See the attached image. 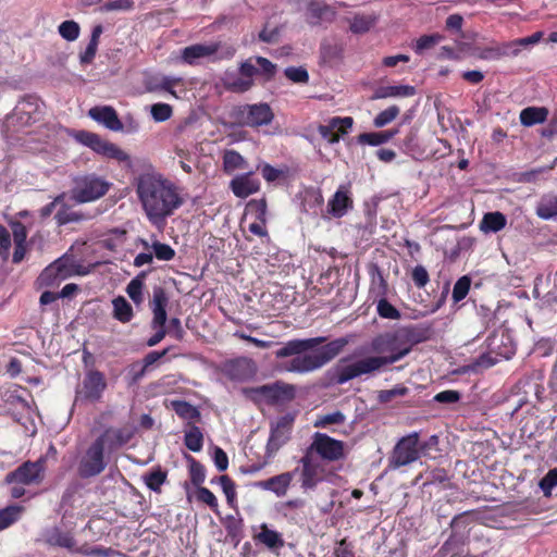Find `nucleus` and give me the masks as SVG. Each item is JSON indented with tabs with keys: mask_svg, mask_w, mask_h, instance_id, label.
Listing matches in <instances>:
<instances>
[{
	"mask_svg": "<svg viewBox=\"0 0 557 557\" xmlns=\"http://www.w3.org/2000/svg\"><path fill=\"white\" fill-rule=\"evenodd\" d=\"M76 138L79 143L89 147L95 152L124 163L127 168L132 166L131 157L124 150H122L117 145L103 139L98 134L82 131L77 134Z\"/></svg>",
	"mask_w": 557,
	"mask_h": 557,
	"instance_id": "obj_6",
	"label": "nucleus"
},
{
	"mask_svg": "<svg viewBox=\"0 0 557 557\" xmlns=\"http://www.w3.org/2000/svg\"><path fill=\"white\" fill-rule=\"evenodd\" d=\"M221 83L226 90L236 94L246 92L253 86L252 78H244L239 72L230 70L223 73Z\"/></svg>",
	"mask_w": 557,
	"mask_h": 557,
	"instance_id": "obj_26",
	"label": "nucleus"
},
{
	"mask_svg": "<svg viewBox=\"0 0 557 557\" xmlns=\"http://www.w3.org/2000/svg\"><path fill=\"white\" fill-rule=\"evenodd\" d=\"M351 207L352 199L349 197L348 190L341 186L329 200L327 212L334 218H342Z\"/></svg>",
	"mask_w": 557,
	"mask_h": 557,
	"instance_id": "obj_28",
	"label": "nucleus"
},
{
	"mask_svg": "<svg viewBox=\"0 0 557 557\" xmlns=\"http://www.w3.org/2000/svg\"><path fill=\"white\" fill-rule=\"evenodd\" d=\"M76 138L79 143L89 147L95 152L124 163L127 168L132 166L131 157L124 150H122L117 145L103 139L98 134L82 131L77 134Z\"/></svg>",
	"mask_w": 557,
	"mask_h": 557,
	"instance_id": "obj_8",
	"label": "nucleus"
},
{
	"mask_svg": "<svg viewBox=\"0 0 557 557\" xmlns=\"http://www.w3.org/2000/svg\"><path fill=\"white\" fill-rule=\"evenodd\" d=\"M134 8L133 0H110L102 5V10L110 11H129Z\"/></svg>",
	"mask_w": 557,
	"mask_h": 557,
	"instance_id": "obj_63",
	"label": "nucleus"
},
{
	"mask_svg": "<svg viewBox=\"0 0 557 557\" xmlns=\"http://www.w3.org/2000/svg\"><path fill=\"white\" fill-rule=\"evenodd\" d=\"M411 278L418 288L424 287L430 281L426 269L420 264L413 268Z\"/></svg>",
	"mask_w": 557,
	"mask_h": 557,
	"instance_id": "obj_64",
	"label": "nucleus"
},
{
	"mask_svg": "<svg viewBox=\"0 0 557 557\" xmlns=\"http://www.w3.org/2000/svg\"><path fill=\"white\" fill-rule=\"evenodd\" d=\"M471 286V278L468 275H463L457 280L454 285L451 298L454 302H459L466 298Z\"/></svg>",
	"mask_w": 557,
	"mask_h": 557,
	"instance_id": "obj_49",
	"label": "nucleus"
},
{
	"mask_svg": "<svg viewBox=\"0 0 557 557\" xmlns=\"http://www.w3.org/2000/svg\"><path fill=\"white\" fill-rule=\"evenodd\" d=\"M399 114V108L397 106H391L387 109L381 111L373 120V124L375 127L380 128L392 121H394Z\"/></svg>",
	"mask_w": 557,
	"mask_h": 557,
	"instance_id": "obj_53",
	"label": "nucleus"
},
{
	"mask_svg": "<svg viewBox=\"0 0 557 557\" xmlns=\"http://www.w3.org/2000/svg\"><path fill=\"white\" fill-rule=\"evenodd\" d=\"M73 183L71 199L76 203L95 201L103 197L111 186L108 181L96 174L77 176L73 180Z\"/></svg>",
	"mask_w": 557,
	"mask_h": 557,
	"instance_id": "obj_5",
	"label": "nucleus"
},
{
	"mask_svg": "<svg viewBox=\"0 0 557 557\" xmlns=\"http://www.w3.org/2000/svg\"><path fill=\"white\" fill-rule=\"evenodd\" d=\"M230 187L236 197L247 198L259 190L260 183L257 178L252 177V172H248L235 176L231 181Z\"/></svg>",
	"mask_w": 557,
	"mask_h": 557,
	"instance_id": "obj_23",
	"label": "nucleus"
},
{
	"mask_svg": "<svg viewBox=\"0 0 557 557\" xmlns=\"http://www.w3.org/2000/svg\"><path fill=\"white\" fill-rule=\"evenodd\" d=\"M185 446L191 451H200L203 446V435L197 425H191L184 436Z\"/></svg>",
	"mask_w": 557,
	"mask_h": 557,
	"instance_id": "obj_41",
	"label": "nucleus"
},
{
	"mask_svg": "<svg viewBox=\"0 0 557 557\" xmlns=\"http://www.w3.org/2000/svg\"><path fill=\"white\" fill-rule=\"evenodd\" d=\"M297 470L298 469H295L294 471L284 472L268 480L255 482L252 486L271 491L278 497L285 496Z\"/></svg>",
	"mask_w": 557,
	"mask_h": 557,
	"instance_id": "obj_21",
	"label": "nucleus"
},
{
	"mask_svg": "<svg viewBox=\"0 0 557 557\" xmlns=\"http://www.w3.org/2000/svg\"><path fill=\"white\" fill-rule=\"evenodd\" d=\"M88 115L99 124L112 132L124 131V124L119 119L115 109L111 106H96L89 109Z\"/></svg>",
	"mask_w": 557,
	"mask_h": 557,
	"instance_id": "obj_19",
	"label": "nucleus"
},
{
	"mask_svg": "<svg viewBox=\"0 0 557 557\" xmlns=\"http://www.w3.org/2000/svg\"><path fill=\"white\" fill-rule=\"evenodd\" d=\"M151 247L154 251L157 259L159 260L170 261L175 256L174 249L168 244L154 242Z\"/></svg>",
	"mask_w": 557,
	"mask_h": 557,
	"instance_id": "obj_61",
	"label": "nucleus"
},
{
	"mask_svg": "<svg viewBox=\"0 0 557 557\" xmlns=\"http://www.w3.org/2000/svg\"><path fill=\"white\" fill-rule=\"evenodd\" d=\"M223 493L225 494L226 502L230 507L234 508L236 503L235 483L228 475H221L218 478Z\"/></svg>",
	"mask_w": 557,
	"mask_h": 557,
	"instance_id": "obj_52",
	"label": "nucleus"
},
{
	"mask_svg": "<svg viewBox=\"0 0 557 557\" xmlns=\"http://www.w3.org/2000/svg\"><path fill=\"white\" fill-rule=\"evenodd\" d=\"M370 351L373 354L360 358L352 363L336 369V384H344L362 375H373L384 371L388 366L398 362L409 354L403 346L396 331L386 332L372 338Z\"/></svg>",
	"mask_w": 557,
	"mask_h": 557,
	"instance_id": "obj_3",
	"label": "nucleus"
},
{
	"mask_svg": "<svg viewBox=\"0 0 557 557\" xmlns=\"http://www.w3.org/2000/svg\"><path fill=\"white\" fill-rule=\"evenodd\" d=\"M150 113L156 122H164L172 116L173 109L168 103L159 102L151 106Z\"/></svg>",
	"mask_w": 557,
	"mask_h": 557,
	"instance_id": "obj_54",
	"label": "nucleus"
},
{
	"mask_svg": "<svg viewBox=\"0 0 557 557\" xmlns=\"http://www.w3.org/2000/svg\"><path fill=\"white\" fill-rule=\"evenodd\" d=\"M540 488L543 494L548 497L552 495V490L557 486V469H550L540 481Z\"/></svg>",
	"mask_w": 557,
	"mask_h": 557,
	"instance_id": "obj_57",
	"label": "nucleus"
},
{
	"mask_svg": "<svg viewBox=\"0 0 557 557\" xmlns=\"http://www.w3.org/2000/svg\"><path fill=\"white\" fill-rule=\"evenodd\" d=\"M79 25L75 21L69 20L64 21L59 25V34L60 36L67 40V41H74L79 36Z\"/></svg>",
	"mask_w": 557,
	"mask_h": 557,
	"instance_id": "obj_48",
	"label": "nucleus"
},
{
	"mask_svg": "<svg viewBox=\"0 0 557 557\" xmlns=\"http://www.w3.org/2000/svg\"><path fill=\"white\" fill-rule=\"evenodd\" d=\"M40 111V102L34 96L23 98L14 108L10 117L15 119L21 125H28L36 121V114Z\"/></svg>",
	"mask_w": 557,
	"mask_h": 557,
	"instance_id": "obj_20",
	"label": "nucleus"
},
{
	"mask_svg": "<svg viewBox=\"0 0 557 557\" xmlns=\"http://www.w3.org/2000/svg\"><path fill=\"white\" fill-rule=\"evenodd\" d=\"M311 455H319L327 461H337L344 457V443L331 436L317 432L311 445L306 449Z\"/></svg>",
	"mask_w": 557,
	"mask_h": 557,
	"instance_id": "obj_14",
	"label": "nucleus"
},
{
	"mask_svg": "<svg viewBox=\"0 0 557 557\" xmlns=\"http://www.w3.org/2000/svg\"><path fill=\"white\" fill-rule=\"evenodd\" d=\"M300 463L302 467L300 473L301 488L305 491L315 488L318 483L322 482L324 478V469L321 461L317 456L311 455V451H305Z\"/></svg>",
	"mask_w": 557,
	"mask_h": 557,
	"instance_id": "obj_16",
	"label": "nucleus"
},
{
	"mask_svg": "<svg viewBox=\"0 0 557 557\" xmlns=\"http://www.w3.org/2000/svg\"><path fill=\"white\" fill-rule=\"evenodd\" d=\"M186 459L189 463V474L191 483L199 487L206 479L205 467L190 455H186Z\"/></svg>",
	"mask_w": 557,
	"mask_h": 557,
	"instance_id": "obj_44",
	"label": "nucleus"
},
{
	"mask_svg": "<svg viewBox=\"0 0 557 557\" xmlns=\"http://www.w3.org/2000/svg\"><path fill=\"white\" fill-rule=\"evenodd\" d=\"M416 94V88L409 85L382 86L379 87L372 99H385L389 97H411Z\"/></svg>",
	"mask_w": 557,
	"mask_h": 557,
	"instance_id": "obj_34",
	"label": "nucleus"
},
{
	"mask_svg": "<svg viewBox=\"0 0 557 557\" xmlns=\"http://www.w3.org/2000/svg\"><path fill=\"white\" fill-rule=\"evenodd\" d=\"M106 444L97 437L94 443L88 447L85 455L78 463V474L82 478H91L100 474L107 467L104 460Z\"/></svg>",
	"mask_w": 557,
	"mask_h": 557,
	"instance_id": "obj_12",
	"label": "nucleus"
},
{
	"mask_svg": "<svg viewBox=\"0 0 557 557\" xmlns=\"http://www.w3.org/2000/svg\"><path fill=\"white\" fill-rule=\"evenodd\" d=\"M409 389L406 386L397 385L392 389H384L379 393V400L382 404L391 401L393 398L398 396H406Z\"/></svg>",
	"mask_w": 557,
	"mask_h": 557,
	"instance_id": "obj_62",
	"label": "nucleus"
},
{
	"mask_svg": "<svg viewBox=\"0 0 557 557\" xmlns=\"http://www.w3.org/2000/svg\"><path fill=\"white\" fill-rule=\"evenodd\" d=\"M76 138L79 143L89 147L95 152L124 163L127 168L132 166L131 157L124 150H122L117 145L103 139L98 134L82 131L77 134Z\"/></svg>",
	"mask_w": 557,
	"mask_h": 557,
	"instance_id": "obj_7",
	"label": "nucleus"
},
{
	"mask_svg": "<svg viewBox=\"0 0 557 557\" xmlns=\"http://www.w3.org/2000/svg\"><path fill=\"white\" fill-rule=\"evenodd\" d=\"M536 215L543 220H557V196L543 195L535 208Z\"/></svg>",
	"mask_w": 557,
	"mask_h": 557,
	"instance_id": "obj_32",
	"label": "nucleus"
},
{
	"mask_svg": "<svg viewBox=\"0 0 557 557\" xmlns=\"http://www.w3.org/2000/svg\"><path fill=\"white\" fill-rule=\"evenodd\" d=\"M424 446H421L423 449ZM420 458L419 433L412 432L401 437L395 445L389 458V466L394 469L408 466Z\"/></svg>",
	"mask_w": 557,
	"mask_h": 557,
	"instance_id": "obj_11",
	"label": "nucleus"
},
{
	"mask_svg": "<svg viewBox=\"0 0 557 557\" xmlns=\"http://www.w3.org/2000/svg\"><path fill=\"white\" fill-rule=\"evenodd\" d=\"M548 111L545 108L528 107L520 113V122L524 126H532L543 123L547 117Z\"/></svg>",
	"mask_w": 557,
	"mask_h": 557,
	"instance_id": "obj_36",
	"label": "nucleus"
},
{
	"mask_svg": "<svg viewBox=\"0 0 557 557\" xmlns=\"http://www.w3.org/2000/svg\"><path fill=\"white\" fill-rule=\"evenodd\" d=\"M134 432L129 429H109L98 436L106 444L107 448L114 450L127 444L133 437Z\"/></svg>",
	"mask_w": 557,
	"mask_h": 557,
	"instance_id": "obj_29",
	"label": "nucleus"
},
{
	"mask_svg": "<svg viewBox=\"0 0 557 557\" xmlns=\"http://www.w3.org/2000/svg\"><path fill=\"white\" fill-rule=\"evenodd\" d=\"M335 17V11L326 5L317 1H312L308 7V23L318 25L320 22H331Z\"/></svg>",
	"mask_w": 557,
	"mask_h": 557,
	"instance_id": "obj_31",
	"label": "nucleus"
},
{
	"mask_svg": "<svg viewBox=\"0 0 557 557\" xmlns=\"http://www.w3.org/2000/svg\"><path fill=\"white\" fill-rule=\"evenodd\" d=\"M54 219L58 225H65L69 223H77L87 219L82 212L73 211L64 201L61 203V207L57 211Z\"/></svg>",
	"mask_w": 557,
	"mask_h": 557,
	"instance_id": "obj_38",
	"label": "nucleus"
},
{
	"mask_svg": "<svg viewBox=\"0 0 557 557\" xmlns=\"http://www.w3.org/2000/svg\"><path fill=\"white\" fill-rule=\"evenodd\" d=\"M444 37L440 34L421 36L416 44L414 50L417 53H422L424 50L430 49L437 45Z\"/></svg>",
	"mask_w": 557,
	"mask_h": 557,
	"instance_id": "obj_58",
	"label": "nucleus"
},
{
	"mask_svg": "<svg viewBox=\"0 0 557 557\" xmlns=\"http://www.w3.org/2000/svg\"><path fill=\"white\" fill-rule=\"evenodd\" d=\"M171 407L175 411V413L182 419L190 421L200 419L199 410L195 406L185 400H173L171 403Z\"/></svg>",
	"mask_w": 557,
	"mask_h": 557,
	"instance_id": "obj_40",
	"label": "nucleus"
},
{
	"mask_svg": "<svg viewBox=\"0 0 557 557\" xmlns=\"http://www.w3.org/2000/svg\"><path fill=\"white\" fill-rule=\"evenodd\" d=\"M182 82V78L180 77H173V76H163L159 82H151L148 85V90L154 91V90H164L170 92L171 95L176 97L175 91L173 90V87L178 85Z\"/></svg>",
	"mask_w": 557,
	"mask_h": 557,
	"instance_id": "obj_46",
	"label": "nucleus"
},
{
	"mask_svg": "<svg viewBox=\"0 0 557 557\" xmlns=\"http://www.w3.org/2000/svg\"><path fill=\"white\" fill-rule=\"evenodd\" d=\"M145 483L146 485L153 492H160L161 485L166 480V472L161 470V468H158L149 473H147L145 476Z\"/></svg>",
	"mask_w": 557,
	"mask_h": 557,
	"instance_id": "obj_47",
	"label": "nucleus"
},
{
	"mask_svg": "<svg viewBox=\"0 0 557 557\" xmlns=\"http://www.w3.org/2000/svg\"><path fill=\"white\" fill-rule=\"evenodd\" d=\"M235 52L236 49L232 45L212 41L185 47L181 51V59L189 65H198L202 59H208L212 62L230 60L235 55Z\"/></svg>",
	"mask_w": 557,
	"mask_h": 557,
	"instance_id": "obj_4",
	"label": "nucleus"
},
{
	"mask_svg": "<svg viewBox=\"0 0 557 557\" xmlns=\"http://www.w3.org/2000/svg\"><path fill=\"white\" fill-rule=\"evenodd\" d=\"M284 75L294 83L307 84L309 82L308 71L302 66H288L284 70Z\"/></svg>",
	"mask_w": 557,
	"mask_h": 557,
	"instance_id": "obj_56",
	"label": "nucleus"
},
{
	"mask_svg": "<svg viewBox=\"0 0 557 557\" xmlns=\"http://www.w3.org/2000/svg\"><path fill=\"white\" fill-rule=\"evenodd\" d=\"M294 423L292 414H285L271 424V434L268 441L267 449L270 453L276 451L288 440V434Z\"/></svg>",
	"mask_w": 557,
	"mask_h": 557,
	"instance_id": "obj_17",
	"label": "nucleus"
},
{
	"mask_svg": "<svg viewBox=\"0 0 557 557\" xmlns=\"http://www.w3.org/2000/svg\"><path fill=\"white\" fill-rule=\"evenodd\" d=\"M396 333L403 343V346H407L410 352L413 345L429 339L430 330L428 327L410 325L397 330Z\"/></svg>",
	"mask_w": 557,
	"mask_h": 557,
	"instance_id": "obj_27",
	"label": "nucleus"
},
{
	"mask_svg": "<svg viewBox=\"0 0 557 557\" xmlns=\"http://www.w3.org/2000/svg\"><path fill=\"white\" fill-rule=\"evenodd\" d=\"M46 542L51 546L64 547L69 550H75L76 541L69 532H62L59 528H52L48 531Z\"/></svg>",
	"mask_w": 557,
	"mask_h": 557,
	"instance_id": "obj_33",
	"label": "nucleus"
},
{
	"mask_svg": "<svg viewBox=\"0 0 557 557\" xmlns=\"http://www.w3.org/2000/svg\"><path fill=\"white\" fill-rule=\"evenodd\" d=\"M516 46L515 44L504 42L485 48H478L475 55L481 60H499L505 57H516L519 54V49H517Z\"/></svg>",
	"mask_w": 557,
	"mask_h": 557,
	"instance_id": "obj_24",
	"label": "nucleus"
},
{
	"mask_svg": "<svg viewBox=\"0 0 557 557\" xmlns=\"http://www.w3.org/2000/svg\"><path fill=\"white\" fill-rule=\"evenodd\" d=\"M354 120L350 116H335L329 120L327 124L319 125L318 132L329 144L339 141V134H347L352 127Z\"/></svg>",
	"mask_w": 557,
	"mask_h": 557,
	"instance_id": "obj_18",
	"label": "nucleus"
},
{
	"mask_svg": "<svg viewBox=\"0 0 557 557\" xmlns=\"http://www.w3.org/2000/svg\"><path fill=\"white\" fill-rule=\"evenodd\" d=\"M146 276L145 272L139 273L136 277H134L127 285L126 292L129 298L136 304L140 305L143 302V286L144 278Z\"/></svg>",
	"mask_w": 557,
	"mask_h": 557,
	"instance_id": "obj_43",
	"label": "nucleus"
},
{
	"mask_svg": "<svg viewBox=\"0 0 557 557\" xmlns=\"http://www.w3.org/2000/svg\"><path fill=\"white\" fill-rule=\"evenodd\" d=\"M375 18L366 15H356L350 22V30L355 34L367 33L374 24Z\"/></svg>",
	"mask_w": 557,
	"mask_h": 557,
	"instance_id": "obj_51",
	"label": "nucleus"
},
{
	"mask_svg": "<svg viewBox=\"0 0 557 557\" xmlns=\"http://www.w3.org/2000/svg\"><path fill=\"white\" fill-rule=\"evenodd\" d=\"M234 117L240 125L259 127L269 125L274 119V113L268 103L260 102L236 107Z\"/></svg>",
	"mask_w": 557,
	"mask_h": 557,
	"instance_id": "obj_10",
	"label": "nucleus"
},
{
	"mask_svg": "<svg viewBox=\"0 0 557 557\" xmlns=\"http://www.w3.org/2000/svg\"><path fill=\"white\" fill-rule=\"evenodd\" d=\"M506 216L502 212H488L484 214L480 227L484 232L496 233L506 226Z\"/></svg>",
	"mask_w": 557,
	"mask_h": 557,
	"instance_id": "obj_37",
	"label": "nucleus"
},
{
	"mask_svg": "<svg viewBox=\"0 0 557 557\" xmlns=\"http://www.w3.org/2000/svg\"><path fill=\"white\" fill-rule=\"evenodd\" d=\"M468 539V531L458 530L451 531L450 536L441 547L443 555L459 556L465 553V544Z\"/></svg>",
	"mask_w": 557,
	"mask_h": 557,
	"instance_id": "obj_30",
	"label": "nucleus"
},
{
	"mask_svg": "<svg viewBox=\"0 0 557 557\" xmlns=\"http://www.w3.org/2000/svg\"><path fill=\"white\" fill-rule=\"evenodd\" d=\"M346 420L345 414L342 411H334L324 416L319 417L315 422V428H326L330 424H343Z\"/></svg>",
	"mask_w": 557,
	"mask_h": 557,
	"instance_id": "obj_55",
	"label": "nucleus"
},
{
	"mask_svg": "<svg viewBox=\"0 0 557 557\" xmlns=\"http://www.w3.org/2000/svg\"><path fill=\"white\" fill-rule=\"evenodd\" d=\"M22 512V507L20 506H8L4 509L0 510V531L10 527L17 519L20 513Z\"/></svg>",
	"mask_w": 557,
	"mask_h": 557,
	"instance_id": "obj_50",
	"label": "nucleus"
},
{
	"mask_svg": "<svg viewBox=\"0 0 557 557\" xmlns=\"http://www.w3.org/2000/svg\"><path fill=\"white\" fill-rule=\"evenodd\" d=\"M377 313L384 319L396 320L400 318V312L385 298L379 301Z\"/></svg>",
	"mask_w": 557,
	"mask_h": 557,
	"instance_id": "obj_60",
	"label": "nucleus"
},
{
	"mask_svg": "<svg viewBox=\"0 0 557 557\" xmlns=\"http://www.w3.org/2000/svg\"><path fill=\"white\" fill-rule=\"evenodd\" d=\"M107 388V380L102 372L90 369L85 373L83 382L76 387L75 404L97 403Z\"/></svg>",
	"mask_w": 557,
	"mask_h": 557,
	"instance_id": "obj_9",
	"label": "nucleus"
},
{
	"mask_svg": "<svg viewBox=\"0 0 557 557\" xmlns=\"http://www.w3.org/2000/svg\"><path fill=\"white\" fill-rule=\"evenodd\" d=\"M258 392L271 401L290 400L295 396L293 385L276 382L274 384L262 385Z\"/></svg>",
	"mask_w": 557,
	"mask_h": 557,
	"instance_id": "obj_25",
	"label": "nucleus"
},
{
	"mask_svg": "<svg viewBox=\"0 0 557 557\" xmlns=\"http://www.w3.org/2000/svg\"><path fill=\"white\" fill-rule=\"evenodd\" d=\"M487 343L490 352L482 354L476 360V364L480 367L490 368L497 363V358H494L492 354H496V356L505 359H510L515 355V346L509 336L504 333L500 335L493 334L487 338Z\"/></svg>",
	"mask_w": 557,
	"mask_h": 557,
	"instance_id": "obj_13",
	"label": "nucleus"
},
{
	"mask_svg": "<svg viewBox=\"0 0 557 557\" xmlns=\"http://www.w3.org/2000/svg\"><path fill=\"white\" fill-rule=\"evenodd\" d=\"M391 140V134L386 131L362 133L357 137V141L361 145L380 146Z\"/></svg>",
	"mask_w": 557,
	"mask_h": 557,
	"instance_id": "obj_45",
	"label": "nucleus"
},
{
	"mask_svg": "<svg viewBox=\"0 0 557 557\" xmlns=\"http://www.w3.org/2000/svg\"><path fill=\"white\" fill-rule=\"evenodd\" d=\"M169 302L168 295L163 287L156 286L153 288L152 299L150 300V308L153 313V318L151 321V326L157 329V326H163L166 322V306Z\"/></svg>",
	"mask_w": 557,
	"mask_h": 557,
	"instance_id": "obj_22",
	"label": "nucleus"
},
{
	"mask_svg": "<svg viewBox=\"0 0 557 557\" xmlns=\"http://www.w3.org/2000/svg\"><path fill=\"white\" fill-rule=\"evenodd\" d=\"M44 480V462L25 461L15 470L7 473L4 482L7 484L32 485L39 484Z\"/></svg>",
	"mask_w": 557,
	"mask_h": 557,
	"instance_id": "obj_15",
	"label": "nucleus"
},
{
	"mask_svg": "<svg viewBox=\"0 0 557 557\" xmlns=\"http://www.w3.org/2000/svg\"><path fill=\"white\" fill-rule=\"evenodd\" d=\"M136 194L148 221L158 230H163L166 220L184 203L178 187L161 174H140Z\"/></svg>",
	"mask_w": 557,
	"mask_h": 557,
	"instance_id": "obj_1",
	"label": "nucleus"
},
{
	"mask_svg": "<svg viewBox=\"0 0 557 557\" xmlns=\"http://www.w3.org/2000/svg\"><path fill=\"white\" fill-rule=\"evenodd\" d=\"M112 305H113V317L117 321H120L122 323H127L132 320V318L134 315L133 308L123 296H119V297L114 298L112 301Z\"/></svg>",
	"mask_w": 557,
	"mask_h": 557,
	"instance_id": "obj_39",
	"label": "nucleus"
},
{
	"mask_svg": "<svg viewBox=\"0 0 557 557\" xmlns=\"http://www.w3.org/2000/svg\"><path fill=\"white\" fill-rule=\"evenodd\" d=\"M224 171L230 173L237 169L247 168V162L240 153L235 150H226L223 156Z\"/></svg>",
	"mask_w": 557,
	"mask_h": 557,
	"instance_id": "obj_42",
	"label": "nucleus"
},
{
	"mask_svg": "<svg viewBox=\"0 0 557 557\" xmlns=\"http://www.w3.org/2000/svg\"><path fill=\"white\" fill-rule=\"evenodd\" d=\"M260 529L261 531L258 533L256 539L269 549L275 550L284 546L285 542L281 533L269 529L267 524H262Z\"/></svg>",
	"mask_w": 557,
	"mask_h": 557,
	"instance_id": "obj_35",
	"label": "nucleus"
},
{
	"mask_svg": "<svg viewBox=\"0 0 557 557\" xmlns=\"http://www.w3.org/2000/svg\"><path fill=\"white\" fill-rule=\"evenodd\" d=\"M255 60L259 66V74H262L265 81H271L276 74V65L263 57H256Z\"/></svg>",
	"mask_w": 557,
	"mask_h": 557,
	"instance_id": "obj_59",
	"label": "nucleus"
},
{
	"mask_svg": "<svg viewBox=\"0 0 557 557\" xmlns=\"http://www.w3.org/2000/svg\"><path fill=\"white\" fill-rule=\"evenodd\" d=\"M326 342V337L292 339L275 351L276 358L293 357L283 364L285 371L308 373L321 369L337 357L348 341L344 337Z\"/></svg>",
	"mask_w": 557,
	"mask_h": 557,
	"instance_id": "obj_2",
	"label": "nucleus"
}]
</instances>
